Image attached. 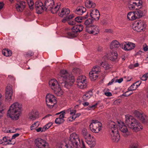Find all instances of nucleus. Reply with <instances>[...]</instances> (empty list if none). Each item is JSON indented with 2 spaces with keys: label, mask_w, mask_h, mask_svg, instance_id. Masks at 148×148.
<instances>
[{
  "label": "nucleus",
  "mask_w": 148,
  "mask_h": 148,
  "mask_svg": "<svg viewBox=\"0 0 148 148\" xmlns=\"http://www.w3.org/2000/svg\"><path fill=\"white\" fill-rule=\"evenodd\" d=\"M80 115L81 114L80 113L76 114L75 115H73V116H71L69 117L68 120V121H72L76 118L79 117Z\"/></svg>",
  "instance_id": "37"
},
{
  "label": "nucleus",
  "mask_w": 148,
  "mask_h": 148,
  "mask_svg": "<svg viewBox=\"0 0 148 148\" xmlns=\"http://www.w3.org/2000/svg\"><path fill=\"white\" fill-rule=\"evenodd\" d=\"M134 0H130L128 2V8L131 10H133L135 9L138 10V8H141L142 4L140 3V1H137V2Z\"/></svg>",
  "instance_id": "12"
},
{
  "label": "nucleus",
  "mask_w": 148,
  "mask_h": 148,
  "mask_svg": "<svg viewBox=\"0 0 148 148\" xmlns=\"http://www.w3.org/2000/svg\"><path fill=\"white\" fill-rule=\"evenodd\" d=\"M88 17L87 14L83 16H78L76 17L75 19V22L77 23H81L82 21L83 20H84Z\"/></svg>",
  "instance_id": "34"
},
{
  "label": "nucleus",
  "mask_w": 148,
  "mask_h": 148,
  "mask_svg": "<svg viewBox=\"0 0 148 148\" xmlns=\"http://www.w3.org/2000/svg\"><path fill=\"white\" fill-rule=\"evenodd\" d=\"M110 55V59L111 60L114 61L117 59L118 54L116 52H112Z\"/></svg>",
  "instance_id": "31"
},
{
  "label": "nucleus",
  "mask_w": 148,
  "mask_h": 148,
  "mask_svg": "<svg viewBox=\"0 0 148 148\" xmlns=\"http://www.w3.org/2000/svg\"><path fill=\"white\" fill-rule=\"evenodd\" d=\"M117 126L118 125L113 121H111L109 125V132L111 140L113 142H117L120 139V136L118 133Z\"/></svg>",
  "instance_id": "5"
},
{
  "label": "nucleus",
  "mask_w": 148,
  "mask_h": 148,
  "mask_svg": "<svg viewBox=\"0 0 148 148\" xmlns=\"http://www.w3.org/2000/svg\"><path fill=\"white\" fill-rule=\"evenodd\" d=\"M86 7L88 8H94L96 6V4L94 3H92L90 1H86L85 3Z\"/></svg>",
  "instance_id": "32"
},
{
  "label": "nucleus",
  "mask_w": 148,
  "mask_h": 148,
  "mask_svg": "<svg viewBox=\"0 0 148 148\" xmlns=\"http://www.w3.org/2000/svg\"><path fill=\"white\" fill-rule=\"evenodd\" d=\"M85 29L86 32L94 35L98 34L99 31V27L96 25L86 26Z\"/></svg>",
  "instance_id": "11"
},
{
  "label": "nucleus",
  "mask_w": 148,
  "mask_h": 148,
  "mask_svg": "<svg viewBox=\"0 0 148 148\" xmlns=\"http://www.w3.org/2000/svg\"><path fill=\"white\" fill-rule=\"evenodd\" d=\"M12 86L10 84L8 85L6 88L5 96L6 99L11 100L12 96Z\"/></svg>",
  "instance_id": "16"
},
{
  "label": "nucleus",
  "mask_w": 148,
  "mask_h": 148,
  "mask_svg": "<svg viewBox=\"0 0 148 148\" xmlns=\"http://www.w3.org/2000/svg\"><path fill=\"white\" fill-rule=\"evenodd\" d=\"M138 82H136L132 84V85L128 88V90L129 91H132L136 90L137 88V87L135 86L136 83H138Z\"/></svg>",
  "instance_id": "39"
},
{
  "label": "nucleus",
  "mask_w": 148,
  "mask_h": 148,
  "mask_svg": "<svg viewBox=\"0 0 148 148\" xmlns=\"http://www.w3.org/2000/svg\"><path fill=\"white\" fill-rule=\"evenodd\" d=\"M94 22V20L92 18H89L86 20L84 22L85 25L87 26L90 24Z\"/></svg>",
  "instance_id": "43"
},
{
  "label": "nucleus",
  "mask_w": 148,
  "mask_h": 148,
  "mask_svg": "<svg viewBox=\"0 0 148 148\" xmlns=\"http://www.w3.org/2000/svg\"><path fill=\"white\" fill-rule=\"evenodd\" d=\"M129 91L128 90V91L125 92V93H123L122 95L125 96L126 97H127L131 95L132 94V93H130L129 94H127V93H129Z\"/></svg>",
  "instance_id": "56"
},
{
  "label": "nucleus",
  "mask_w": 148,
  "mask_h": 148,
  "mask_svg": "<svg viewBox=\"0 0 148 148\" xmlns=\"http://www.w3.org/2000/svg\"><path fill=\"white\" fill-rule=\"evenodd\" d=\"M82 133L83 134L84 136H86L88 134L87 130L85 129H84L82 130Z\"/></svg>",
  "instance_id": "52"
},
{
  "label": "nucleus",
  "mask_w": 148,
  "mask_h": 148,
  "mask_svg": "<svg viewBox=\"0 0 148 148\" xmlns=\"http://www.w3.org/2000/svg\"><path fill=\"white\" fill-rule=\"evenodd\" d=\"M118 126L121 132L122 133L123 136L127 137L130 134V132L128 131L127 126L124 125L123 122L121 121L118 122Z\"/></svg>",
  "instance_id": "13"
},
{
  "label": "nucleus",
  "mask_w": 148,
  "mask_h": 148,
  "mask_svg": "<svg viewBox=\"0 0 148 148\" xmlns=\"http://www.w3.org/2000/svg\"><path fill=\"white\" fill-rule=\"evenodd\" d=\"M35 8H37L40 6H43V3L40 1H37L35 3Z\"/></svg>",
  "instance_id": "46"
},
{
  "label": "nucleus",
  "mask_w": 148,
  "mask_h": 148,
  "mask_svg": "<svg viewBox=\"0 0 148 148\" xmlns=\"http://www.w3.org/2000/svg\"><path fill=\"white\" fill-rule=\"evenodd\" d=\"M58 79L59 83L61 86L67 88H69L75 82L74 76L64 70L60 71Z\"/></svg>",
  "instance_id": "2"
},
{
  "label": "nucleus",
  "mask_w": 148,
  "mask_h": 148,
  "mask_svg": "<svg viewBox=\"0 0 148 148\" xmlns=\"http://www.w3.org/2000/svg\"><path fill=\"white\" fill-rule=\"evenodd\" d=\"M62 112V113L60 114L59 117L57 118L55 120V122L56 124H60L64 122V117L65 112L64 111H63Z\"/></svg>",
  "instance_id": "22"
},
{
  "label": "nucleus",
  "mask_w": 148,
  "mask_h": 148,
  "mask_svg": "<svg viewBox=\"0 0 148 148\" xmlns=\"http://www.w3.org/2000/svg\"><path fill=\"white\" fill-rule=\"evenodd\" d=\"M105 32L108 33H111L112 32V30L111 29H106L105 30Z\"/></svg>",
  "instance_id": "60"
},
{
  "label": "nucleus",
  "mask_w": 148,
  "mask_h": 148,
  "mask_svg": "<svg viewBox=\"0 0 148 148\" xmlns=\"http://www.w3.org/2000/svg\"><path fill=\"white\" fill-rule=\"evenodd\" d=\"M148 77V73H147L143 75L140 78V79L143 81H146L147 80Z\"/></svg>",
  "instance_id": "47"
},
{
  "label": "nucleus",
  "mask_w": 148,
  "mask_h": 148,
  "mask_svg": "<svg viewBox=\"0 0 148 148\" xmlns=\"http://www.w3.org/2000/svg\"><path fill=\"white\" fill-rule=\"evenodd\" d=\"M121 43L120 44L117 40H114L111 43L110 48L111 49L116 50L120 47L121 48Z\"/></svg>",
  "instance_id": "20"
},
{
  "label": "nucleus",
  "mask_w": 148,
  "mask_h": 148,
  "mask_svg": "<svg viewBox=\"0 0 148 148\" xmlns=\"http://www.w3.org/2000/svg\"><path fill=\"white\" fill-rule=\"evenodd\" d=\"M83 105L84 106H87L89 105V103L88 102H85L82 103Z\"/></svg>",
  "instance_id": "63"
},
{
  "label": "nucleus",
  "mask_w": 148,
  "mask_h": 148,
  "mask_svg": "<svg viewBox=\"0 0 148 148\" xmlns=\"http://www.w3.org/2000/svg\"><path fill=\"white\" fill-rule=\"evenodd\" d=\"M86 11V8L83 6L77 7L75 10L74 11V12L78 15H82Z\"/></svg>",
  "instance_id": "23"
},
{
  "label": "nucleus",
  "mask_w": 148,
  "mask_h": 148,
  "mask_svg": "<svg viewBox=\"0 0 148 148\" xmlns=\"http://www.w3.org/2000/svg\"><path fill=\"white\" fill-rule=\"evenodd\" d=\"M125 123L129 127L136 132L142 130L143 126L138 121L131 116H125Z\"/></svg>",
  "instance_id": "4"
},
{
  "label": "nucleus",
  "mask_w": 148,
  "mask_h": 148,
  "mask_svg": "<svg viewBox=\"0 0 148 148\" xmlns=\"http://www.w3.org/2000/svg\"><path fill=\"white\" fill-rule=\"evenodd\" d=\"M19 135V134L18 133H16L14 134L12 136V139H14L16 137L18 136Z\"/></svg>",
  "instance_id": "57"
},
{
  "label": "nucleus",
  "mask_w": 148,
  "mask_h": 148,
  "mask_svg": "<svg viewBox=\"0 0 148 148\" xmlns=\"http://www.w3.org/2000/svg\"><path fill=\"white\" fill-rule=\"evenodd\" d=\"M45 10H50L53 14H56L60 8V5H55L53 0H46L45 3Z\"/></svg>",
  "instance_id": "6"
},
{
  "label": "nucleus",
  "mask_w": 148,
  "mask_h": 148,
  "mask_svg": "<svg viewBox=\"0 0 148 148\" xmlns=\"http://www.w3.org/2000/svg\"><path fill=\"white\" fill-rule=\"evenodd\" d=\"M102 124L97 120H92L89 125L90 130L93 132L98 133L101 130Z\"/></svg>",
  "instance_id": "7"
},
{
  "label": "nucleus",
  "mask_w": 148,
  "mask_h": 148,
  "mask_svg": "<svg viewBox=\"0 0 148 148\" xmlns=\"http://www.w3.org/2000/svg\"><path fill=\"white\" fill-rule=\"evenodd\" d=\"M3 141V142L6 143L7 144H14V143H10V142H8V139L7 138V137L6 136H4L3 138L2 139Z\"/></svg>",
  "instance_id": "48"
},
{
  "label": "nucleus",
  "mask_w": 148,
  "mask_h": 148,
  "mask_svg": "<svg viewBox=\"0 0 148 148\" xmlns=\"http://www.w3.org/2000/svg\"><path fill=\"white\" fill-rule=\"evenodd\" d=\"M135 47V44L128 42L127 43L126 42H124L121 43V48L125 51H129L134 49Z\"/></svg>",
  "instance_id": "15"
},
{
  "label": "nucleus",
  "mask_w": 148,
  "mask_h": 148,
  "mask_svg": "<svg viewBox=\"0 0 148 148\" xmlns=\"http://www.w3.org/2000/svg\"><path fill=\"white\" fill-rule=\"evenodd\" d=\"M2 100V95L0 93V118L3 116L2 111L3 110L1 107Z\"/></svg>",
  "instance_id": "44"
},
{
  "label": "nucleus",
  "mask_w": 148,
  "mask_h": 148,
  "mask_svg": "<svg viewBox=\"0 0 148 148\" xmlns=\"http://www.w3.org/2000/svg\"><path fill=\"white\" fill-rule=\"evenodd\" d=\"M34 55V53L32 51L29 50L25 54V57H29L32 56Z\"/></svg>",
  "instance_id": "42"
},
{
  "label": "nucleus",
  "mask_w": 148,
  "mask_h": 148,
  "mask_svg": "<svg viewBox=\"0 0 148 148\" xmlns=\"http://www.w3.org/2000/svg\"><path fill=\"white\" fill-rule=\"evenodd\" d=\"M92 94V92L91 91L86 92L85 95H83L82 97V100L84 101L87 100L91 97Z\"/></svg>",
  "instance_id": "27"
},
{
  "label": "nucleus",
  "mask_w": 148,
  "mask_h": 148,
  "mask_svg": "<svg viewBox=\"0 0 148 148\" xmlns=\"http://www.w3.org/2000/svg\"><path fill=\"white\" fill-rule=\"evenodd\" d=\"M80 145L79 135L74 132L71 134L68 144L62 141L57 143V147L58 148H79Z\"/></svg>",
  "instance_id": "1"
},
{
  "label": "nucleus",
  "mask_w": 148,
  "mask_h": 148,
  "mask_svg": "<svg viewBox=\"0 0 148 148\" xmlns=\"http://www.w3.org/2000/svg\"><path fill=\"white\" fill-rule=\"evenodd\" d=\"M135 116L136 117L142 122H147L148 121V117L143 113L136 112L135 113Z\"/></svg>",
  "instance_id": "17"
},
{
  "label": "nucleus",
  "mask_w": 148,
  "mask_h": 148,
  "mask_svg": "<svg viewBox=\"0 0 148 148\" xmlns=\"http://www.w3.org/2000/svg\"><path fill=\"white\" fill-rule=\"evenodd\" d=\"M123 78H122L120 79H117L116 80V82H117L118 83H121L123 81Z\"/></svg>",
  "instance_id": "61"
},
{
  "label": "nucleus",
  "mask_w": 148,
  "mask_h": 148,
  "mask_svg": "<svg viewBox=\"0 0 148 148\" xmlns=\"http://www.w3.org/2000/svg\"><path fill=\"white\" fill-rule=\"evenodd\" d=\"M28 3L29 8L31 10L33 9V5H34V2L32 0H27Z\"/></svg>",
  "instance_id": "45"
},
{
  "label": "nucleus",
  "mask_w": 148,
  "mask_h": 148,
  "mask_svg": "<svg viewBox=\"0 0 148 148\" xmlns=\"http://www.w3.org/2000/svg\"><path fill=\"white\" fill-rule=\"evenodd\" d=\"M68 23L70 25H75L76 23V22L75 19L74 20L72 21L69 20L68 21Z\"/></svg>",
  "instance_id": "51"
},
{
  "label": "nucleus",
  "mask_w": 148,
  "mask_h": 148,
  "mask_svg": "<svg viewBox=\"0 0 148 148\" xmlns=\"http://www.w3.org/2000/svg\"><path fill=\"white\" fill-rule=\"evenodd\" d=\"M83 25L80 24L75 25L72 28V30L77 34V32H79L82 31L83 29Z\"/></svg>",
  "instance_id": "24"
},
{
  "label": "nucleus",
  "mask_w": 148,
  "mask_h": 148,
  "mask_svg": "<svg viewBox=\"0 0 148 148\" xmlns=\"http://www.w3.org/2000/svg\"><path fill=\"white\" fill-rule=\"evenodd\" d=\"M64 18H63L62 20V22L63 23H65L66 21H68V20L67 19V18L66 17H64Z\"/></svg>",
  "instance_id": "59"
},
{
  "label": "nucleus",
  "mask_w": 148,
  "mask_h": 148,
  "mask_svg": "<svg viewBox=\"0 0 148 148\" xmlns=\"http://www.w3.org/2000/svg\"><path fill=\"white\" fill-rule=\"evenodd\" d=\"M52 123H47L46 125L44 127V129L43 130V131H45L47 130L48 129V128H49L52 125Z\"/></svg>",
  "instance_id": "49"
},
{
  "label": "nucleus",
  "mask_w": 148,
  "mask_h": 148,
  "mask_svg": "<svg viewBox=\"0 0 148 148\" xmlns=\"http://www.w3.org/2000/svg\"><path fill=\"white\" fill-rule=\"evenodd\" d=\"M4 4L3 2H0V10L2 9L4 5Z\"/></svg>",
  "instance_id": "62"
},
{
  "label": "nucleus",
  "mask_w": 148,
  "mask_h": 148,
  "mask_svg": "<svg viewBox=\"0 0 148 148\" xmlns=\"http://www.w3.org/2000/svg\"><path fill=\"white\" fill-rule=\"evenodd\" d=\"M2 53L4 56L7 57L11 56L12 54V51L8 49H5L3 50Z\"/></svg>",
  "instance_id": "33"
},
{
  "label": "nucleus",
  "mask_w": 148,
  "mask_h": 148,
  "mask_svg": "<svg viewBox=\"0 0 148 148\" xmlns=\"http://www.w3.org/2000/svg\"><path fill=\"white\" fill-rule=\"evenodd\" d=\"M74 15L73 14L70 15L69 16H67L66 17L68 20V21L69 20H71V19H72L74 17Z\"/></svg>",
  "instance_id": "54"
},
{
  "label": "nucleus",
  "mask_w": 148,
  "mask_h": 148,
  "mask_svg": "<svg viewBox=\"0 0 148 148\" xmlns=\"http://www.w3.org/2000/svg\"><path fill=\"white\" fill-rule=\"evenodd\" d=\"M127 18L130 20H134L136 19L134 12H130L127 14Z\"/></svg>",
  "instance_id": "29"
},
{
  "label": "nucleus",
  "mask_w": 148,
  "mask_h": 148,
  "mask_svg": "<svg viewBox=\"0 0 148 148\" xmlns=\"http://www.w3.org/2000/svg\"><path fill=\"white\" fill-rule=\"evenodd\" d=\"M85 76L81 75L79 76L77 79V85L78 87L81 89H83L87 86V81Z\"/></svg>",
  "instance_id": "10"
},
{
  "label": "nucleus",
  "mask_w": 148,
  "mask_h": 148,
  "mask_svg": "<svg viewBox=\"0 0 148 148\" xmlns=\"http://www.w3.org/2000/svg\"><path fill=\"white\" fill-rule=\"evenodd\" d=\"M37 148H49L48 143L45 140L40 138L36 139L35 140Z\"/></svg>",
  "instance_id": "9"
},
{
  "label": "nucleus",
  "mask_w": 148,
  "mask_h": 148,
  "mask_svg": "<svg viewBox=\"0 0 148 148\" xmlns=\"http://www.w3.org/2000/svg\"><path fill=\"white\" fill-rule=\"evenodd\" d=\"M101 66L106 70L108 69L109 68V65L106 62H102L101 64Z\"/></svg>",
  "instance_id": "41"
},
{
  "label": "nucleus",
  "mask_w": 148,
  "mask_h": 148,
  "mask_svg": "<svg viewBox=\"0 0 148 148\" xmlns=\"http://www.w3.org/2000/svg\"><path fill=\"white\" fill-rule=\"evenodd\" d=\"M68 110L70 111V114H71L72 116H73V115L75 114L76 112V110H71L70 108H69L68 109Z\"/></svg>",
  "instance_id": "50"
},
{
  "label": "nucleus",
  "mask_w": 148,
  "mask_h": 148,
  "mask_svg": "<svg viewBox=\"0 0 148 148\" xmlns=\"http://www.w3.org/2000/svg\"><path fill=\"white\" fill-rule=\"evenodd\" d=\"M53 90L55 93L58 96H61L63 93L62 90L60 86L55 89Z\"/></svg>",
  "instance_id": "28"
},
{
  "label": "nucleus",
  "mask_w": 148,
  "mask_h": 148,
  "mask_svg": "<svg viewBox=\"0 0 148 148\" xmlns=\"http://www.w3.org/2000/svg\"><path fill=\"white\" fill-rule=\"evenodd\" d=\"M77 36V34L72 30L71 32H69L67 33V36L68 38H72Z\"/></svg>",
  "instance_id": "35"
},
{
  "label": "nucleus",
  "mask_w": 148,
  "mask_h": 148,
  "mask_svg": "<svg viewBox=\"0 0 148 148\" xmlns=\"http://www.w3.org/2000/svg\"><path fill=\"white\" fill-rule=\"evenodd\" d=\"M90 16L94 20H98L99 18L100 14L98 10L95 9L91 10Z\"/></svg>",
  "instance_id": "18"
},
{
  "label": "nucleus",
  "mask_w": 148,
  "mask_h": 148,
  "mask_svg": "<svg viewBox=\"0 0 148 148\" xmlns=\"http://www.w3.org/2000/svg\"><path fill=\"white\" fill-rule=\"evenodd\" d=\"M44 129V127H43L42 128L41 127H40L38 128V129H36V130L37 132H45V131H43V130Z\"/></svg>",
  "instance_id": "55"
},
{
  "label": "nucleus",
  "mask_w": 148,
  "mask_h": 148,
  "mask_svg": "<svg viewBox=\"0 0 148 148\" xmlns=\"http://www.w3.org/2000/svg\"><path fill=\"white\" fill-rule=\"evenodd\" d=\"M140 9L141 8H138V10H136V11H134L137 19L141 17L143 15L142 9Z\"/></svg>",
  "instance_id": "26"
},
{
  "label": "nucleus",
  "mask_w": 148,
  "mask_h": 148,
  "mask_svg": "<svg viewBox=\"0 0 148 148\" xmlns=\"http://www.w3.org/2000/svg\"><path fill=\"white\" fill-rule=\"evenodd\" d=\"M21 106L18 102L12 104L8 111L7 116L13 120H17L19 118L21 111Z\"/></svg>",
  "instance_id": "3"
},
{
  "label": "nucleus",
  "mask_w": 148,
  "mask_h": 148,
  "mask_svg": "<svg viewBox=\"0 0 148 148\" xmlns=\"http://www.w3.org/2000/svg\"><path fill=\"white\" fill-rule=\"evenodd\" d=\"M105 95L108 97H110L112 96V94L110 92H106L105 93Z\"/></svg>",
  "instance_id": "58"
},
{
  "label": "nucleus",
  "mask_w": 148,
  "mask_h": 148,
  "mask_svg": "<svg viewBox=\"0 0 148 148\" xmlns=\"http://www.w3.org/2000/svg\"><path fill=\"white\" fill-rule=\"evenodd\" d=\"M86 142L87 144H88L89 146L90 147H94L96 144L95 139L93 137L91 139H90L88 140H87L86 141Z\"/></svg>",
  "instance_id": "30"
},
{
  "label": "nucleus",
  "mask_w": 148,
  "mask_h": 148,
  "mask_svg": "<svg viewBox=\"0 0 148 148\" xmlns=\"http://www.w3.org/2000/svg\"><path fill=\"white\" fill-rule=\"evenodd\" d=\"M49 85L50 87L53 90L60 86L59 83L55 79L51 80L49 82Z\"/></svg>",
  "instance_id": "21"
},
{
  "label": "nucleus",
  "mask_w": 148,
  "mask_h": 148,
  "mask_svg": "<svg viewBox=\"0 0 148 148\" xmlns=\"http://www.w3.org/2000/svg\"><path fill=\"white\" fill-rule=\"evenodd\" d=\"M36 117L34 112H32L29 114V119L30 120L34 121L36 119Z\"/></svg>",
  "instance_id": "38"
},
{
  "label": "nucleus",
  "mask_w": 148,
  "mask_h": 148,
  "mask_svg": "<svg viewBox=\"0 0 148 148\" xmlns=\"http://www.w3.org/2000/svg\"><path fill=\"white\" fill-rule=\"evenodd\" d=\"M137 82H138V83H136V84H135V86L137 87V88L140 85L141 83V81H138Z\"/></svg>",
  "instance_id": "64"
},
{
  "label": "nucleus",
  "mask_w": 148,
  "mask_h": 148,
  "mask_svg": "<svg viewBox=\"0 0 148 148\" xmlns=\"http://www.w3.org/2000/svg\"><path fill=\"white\" fill-rule=\"evenodd\" d=\"M39 125V123L38 121L35 122L34 124H33L30 127V129L31 130H33L36 129Z\"/></svg>",
  "instance_id": "40"
},
{
  "label": "nucleus",
  "mask_w": 148,
  "mask_h": 148,
  "mask_svg": "<svg viewBox=\"0 0 148 148\" xmlns=\"http://www.w3.org/2000/svg\"><path fill=\"white\" fill-rule=\"evenodd\" d=\"M98 66H96L93 67L91 71L89 73V78L92 81L95 80L98 77L97 73L99 71H98Z\"/></svg>",
  "instance_id": "14"
},
{
  "label": "nucleus",
  "mask_w": 148,
  "mask_h": 148,
  "mask_svg": "<svg viewBox=\"0 0 148 148\" xmlns=\"http://www.w3.org/2000/svg\"><path fill=\"white\" fill-rule=\"evenodd\" d=\"M137 25L135 27L134 30L138 32H140L144 29L145 27V23L140 21L137 23Z\"/></svg>",
  "instance_id": "19"
},
{
  "label": "nucleus",
  "mask_w": 148,
  "mask_h": 148,
  "mask_svg": "<svg viewBox=\"0 0 148 148\" xmlns=\"http://www.w3.org/2000/svg\"><path fill=\"white\" fill-rule=\"evenodd\" d=\"M143 50L145 51H148V47L147 46L146 44H144L143 45Z\"/></svg>",
  "instance_id": "53"
},
{
  "label": "nucleus",
  "mask_w": 148,
  "mask_h": 148,
  "mask_svg": "<svg viewBox=\"0 0 148 148\" xmlns=\"http://www.w3.org/2000/svg\"><path fill=\"white\" fill-rule=\"evenodd\" d=\"M36 9V12L38 14H41L43 11L44 9L45 8L44 5L40 6L37 8H35Z\"/></svg>",
  "instance_id": "36"
},
{
  "label": "nucleus",
  "mask_w": 148,
  "mask_h": 148,
  "mask_svg": "<svg viewBox=\"0 0 148 148\" xmlns=\"http://www.w3.org/2000/svg\"><path fill=\"white\" fill-rule=\"evenodd\" d=\"M55 96L53 95L48 93L46 96V102L47 106L50 108H52L56 103L57 101Z\"/></svg>",
  "instance_id": "8"
},
{
  "label": "nucleus",
  "mask_w": 148,
  "mask_h": 148,
  "mask_svg": "<svg viewBox=\"0 0 148 148\" xmlns=\"http://www.w3.org/2000/svg\"><path fill=\"white\" fill-rule=\"evenodd\" d=\"M70 10L69 9L63 8L59 14V16L62 17H66L70 13Z\"/></svg>",
  "instance_id": "25"
}]
</instances>
